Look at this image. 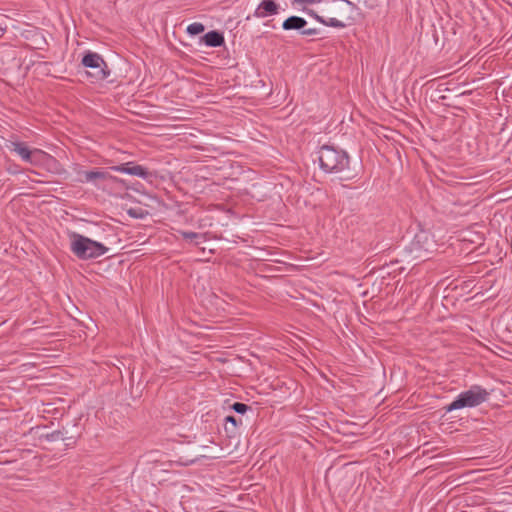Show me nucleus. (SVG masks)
<instances>
[{
  "mask_svg": "<svg viewBox=\"0 0 512 512\" xmlns=\"http://www.w3.org/2000/svg\"><path fill=\"white\" fill-rule=\"evenodd\" d=\"M73 171L76 174V181L82 184H91L100 189L108 181H116L117 178L112 176L107 170L95 168L92 170H83L78 164L74 165Z\"/></svg>",
  "mask_w": 512,
  "mask_h": 512,
  "instance_id": "nucleus-5",
  "label": "nucleus"
},
{
  "mask_svg": "<svg viewBox=\"0 0 512 512\" xmlns=\"http://www.w3.org/2000/svg\"><path fill=\"white\" fill-rule=\"evenodd\" d=\"M232 409L239 414H244L249 409V406L241 402H235L232 405Z\"/></svg>",
  "mask_w": 512,
  "mask_h": 512,
  "instance_id": "nucleus-15",
  "label": "nucleus"
},
{
  "mask_svg": "<svg viewBox=\"0 0 512 512\" xmlns=\"http://www.w3.org/2000/svg\"><path fill=\"white\" fill-rule=\"evenodd\" d=\"M128 214L130 216H132L133 218H142L143 217V213L141 211L139 212L138 210L133 209V208L128 210Z\"/></svg>",
  "mask_w": 512,
  "mask_h": 512,
  "instance_id": "nucleus-17",
  "label": "nucleus"
},
{
  "mask_svg": "<svg viewBox=\"0 0 512 512\" xmlns=\"http://www.w3.org/2000/svg\"><path fill=\"white\" fill-rule=\"evenodd\" d=\"M437 246L433 233L429 229L420 228L406 251L413 260L425 261L437 250Z\"/></svg>",
  "mask_w": 512,
  "mask_h": 512,
  "instance_id": "nucleus-1",
  "label": "nucleus"
},
{
  "mask_svg": "<svg viewBox=\"0 0 512 512\" xmlns=\"http://www.w3.org/2000/svg\"><path fill=\"white\" fill-rule=\"evenodd\" d=\"M81 63L84 67L94 70L92 73H88V75L93 77L95 81L105 80L110 75L107 63L102 56L96 52L88 51L83 56Z\"/></svg>",
  "mask_w": 512,
  "mask_h": 512,
  "instance_id": "nucleus-6",
  "label": "nucleus"
},
{
  "mask_svg": "<svg viewBox=\"0 0 512 512\" xmlns=\"http://www.w3.org/2000/svg\"><path fill=\"white\" fill-rule=\"evenodd\" d=\"M8 148L17 153L21 159L32 165H38L53 158L46 152L40 149L30 150L23 142H10Z\"/></svg>",
  "mask_w": 512,
  "mask_h": 512,
  "instance_id": "nucleus-7",
  "label": "nucleus"
},
{
  "mask_svg": "<svg viewBox=\"0 0 512 512\" xmlns=\"http://www.w3.org/2000/svg\"><path fill=\"white\" fill-rule=\"evenodd\" d=\"M280 5L275 0H262L256 7L253 16L256 18H266L279 14Z\"/></svg>",
  "mask_w": 512,
  "mask_h": 512,
  "instance_id": "nucleus-9",
  "label": "nucleus"
},
{
  "mask_svg": "<svg viewBox=\"0 0 512 512\" xmlns=\"http://www.w3.org/2000/svg\"><path fill=\"white\" fill-rule=\"evenodd\" d=\"M488 396L489 393L486 389L474 385L469 390L460 393L458 397L447 406L446 410L450 412L464 407H475L485 402Z\"/></svg>",
  "mask_w": 512,
  "mask_h": 512,
  "instance_id": "nucleus-4",
  "label": "nucleus"
},
{
  "mask_svg": "<svg viewBox=\"0 0 512 512\" xmlns=\"http://www.w3.org/2000/svg\"><path fill=\"white\" fill-rule=\"evenodd\" d=\"M112 171L138 176L142 179H148L152 176L145 167L134 162H127L120 165L110 167Z\"/></svg>",
  "mask_w": 512,
  "mask_h": 512,
  "instance_id": "nucleus-8",
  "label": "nucleus"
},
{
  "mask_svg": "<svg viewBox=\"0 0 512 512\" xmlns=\"http://www.w3.org/2000/svg\"><path fill=\"white\" fill-rule=\"evenodd\" d=\"M310 16H312L316 21L322 23L325 26L334 27V28H344L346 24L343 21H340L336 18L325 19L324 17L318 15L313 10H308L307 12Z\"/></svg>",
  "mask_w": 512,
  "mask_h": 512,
  "instance_id": "nucleus-12",
  "label": "nucleus"
},
{
  "mask_svg": "<svg viewBox=\"0 0 512 512\" xmlns=\"http://www.w3.org/2000/svg\"><path fill=\"white\" fill-rule=\"evenodd\" d=\"M180 234L185 240L195 241L196 245L206 241V234L191 231H180Z\"/></svg>",
  "mask_w": 512,
  "mask_h": 512,
  "instance_id": "nucleus-13",
  "label": "nucleus"
},
{
  "mask_svg": "<svg viewBox=\"0 0 512 512\" xmlns=\"http://www.w3.org/2000/svg\"><path fill=\"white\" fill-rule=\"evenodd\" d=\"M205 30V27L202 23L194 22L190 25H188L186 31L188 34L194 36L202 33Z\"/></svg>",
  "mask_w": 512,
  "mask_h": 512,
  "instance_id": "nucleus-14",
  "label": "nucleus"
},
{
  "mask_svg": "<svg viewBox=\"0 0 512 512\" xmlns=\"http://www.w3.org/2000/svg\"><path fill=\"white\" fill-rule=\"evenodd\" d=\"M70 239L71 252L81 260L98 258L108 251V248L102 243L76 232L70 234Z\"/></svg>",
  "mask_w": 512,
  "mask_h": 512,
  "instance_id": "nucleus-3",
  "label": "nucleus"
},
{
  "mask_svg": "<svg viewBox=\"0 0 512 512\" xmlns=\"http://www.w3.org/2000/svg\"><path fill=\"white\" fill-rule=\"evenodd\" d=\"M318 33L319 30L317 28H303L302 31L300 32V34L303 36H314L317 35Z\"/></svg>",
  "mask_w": 512,
  "mask_h": 512,
  "instance_id": "nucleus-16",
  "label": "nucleus"
},
{
  "mask_svg": "<svg viewBox=\"0 0 512 512\" xmlns=\"http://www.w3.org/2000/svg\"><path fill=\"white\" fill-rule=\"evenodd\" d=\"M226 421L231 422L233 425H236V419L233 416H227Z\"/></svg>",
  "mask_w": 512,
  "mask_h": 512,
  "instance_id": "nucleus-18",
  "label": "nucleus"
},
{
  "mask_svg": "<svg viewBox=\"0 0 512 512\" xmlns=\"http://www.w3.org/2000/svg\"><path fill=\"white\" fill-rule=\"evenodd\" d=\"M320 168L326 173H340L349 167L346 151L334 146L324 145L318 151Z\"/></svg>",
  "mask_w": 512,
  "mask_h": 512,
  "instance_id": "nucleus-2",
  "label": "nucleus"
},
{
  "mask_svg": "<svg viewBox=\"0 0 512 512\" xmlns=\"http://www.w3.org/2000/svg\"><path fill=\"white\" fill-rule=\"evenodd\" d=\"M0 31L4 32V29H1V28H0Z\"/></svg>",
  "mask_w": 512,
  "mask_h": 512,
  "instance_id": "nucleus-19",
  "label": "nucleus"
},
{
  "mask_svg": "<svg viewBox=\"0 0 512 512\" xmlns=\"http://www.w3.org/2000/svg\"><path fill=\"white\" fill-rule=\"evenodd\" d=\"M307 25V21L299 16H290L282 23V29L285 31L297 30L302 31Z\"/></svg>",
  "mask_w": 512,
  "mask_h": 512,
  "instance_id": "nucleus-10",
  "label": "nucleus"
},
{
  "mask_svg": "<svg viewBox=\"0 0 512 512\" xmlns=\"http://www.w3.org/2000/svg\"><path fill=\"white\" fill-rule=\"evenodd\" d=\"M203 41L209 47H219L224 44V36L218 31H210L203 36Z\"/></svg>",
  "mask_w": 512,
  "mask_h": 512,
  "instance_id": "nucleus-11",
  "label": "nucleus"
}]
</instances>
